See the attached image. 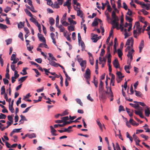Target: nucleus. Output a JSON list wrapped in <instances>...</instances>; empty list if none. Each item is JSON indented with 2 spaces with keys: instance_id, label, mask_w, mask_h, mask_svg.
Returning <instances> with one entry per match:
<instances>
[{
  "instance_id": "393cba45",
  "label": "nucleus",
  "mask_w": 150,
  "mask_h": 150,
  "mask_svg": "<svg viewBox=\"0 0 150 150\" xmlns=\"http://www.w3.org/2000/svg\"><path fill=\"white\" fill-rule=\"evenodd\" d=\"M49 22L51 25H52L54 23V20L52 18H49Z\"/></svg>"
},
{
  "instance_id": "052dcab7",
  "label": "nucleus",
  "mask_w": 150,
  "mask_h": 150,
  "mask_svg": "<svg viewBox=\"0 0 150 150\" xmlns=\"http://www.w3.org/2000/svg\"><path fill=\"white\" fill-rule=\"evenodd\" d=\"M30 9L33 12L36 13L37 12V11L35 9L33 5L31 6V7Z\"/></svg>"
},
{
  "instance_id": "79ce46f5",
  "label": "nucleus",
  "mask_w": 150,
  "mask_h": 150,
  "mask_svg": "<svg viewBox=\"0 0 150 150\" xmlns=\"http://www.w3.org/2000/svg\"><path fill=\"white\" fill-rule=\"evenodd\" d=\"M141 12H142L144 15H148L149 14V12L147 11H146L144 9H142L141 11Z\"/></svg>"
},
{
  "instance_id": "c03bdc74",
  "label": "nucleus",
  "mask_w": 150,
  "mask_h": 150,
  "mask_svg": "<svg viewBox=\"0 0 150 150\" xmlns=\"http://www.w3.org/2000/svg\"><path fill=\"white\" fill-rule=\"evenodd\" d=\"M11 67L12 71H14L16 70V65H15L14 64H12V63H11Z\"/></svg>"
},
{
  "instance_id": "ea45409f",
  "label": "nucleus",
  "mask_w": 150,
  "mask_h": 150,
  "mask_svg": "<svg viewBox=\"0 0 150 150\" xmlns=\"http://www.w3.org/2000/svg\"><path fill=\"white\" fill-rule=\"evenodd\" d=\"M33 70H34L35 73L37 74V75H35L36 77H37L38 76L40 75V73L39 72L38 70L37 69H33Z\"/></svg>"
},
{
  "instance_id": "9b49d317",
  "label": "nucleus",
  "mask_w": 150,
  "mask_h": 150,
  "mask_svg": "<svg viewBox=\"0 0 150 150\" xmlns=\"http://www.w3.org/2000/svg\"><path fill=\"white\" fill-rule=\"evenodd\" d=\"M114 66L116 68H117L119 67V64L117 59H115L113 62Z\"/></svg>"
},
{
  "instance_id": "f8f14e48",
  "label": "nucleus",
  "mask_w": 150,
  "mask_h": 150,
  "mask_svg": "<svg viewBox=\"0 0 150 150\" xmlns=\"http://www.w3.org/2000/svg\"><path fill=\"white\" fill-rule=\"evenodd\" d=\"M109 92H108L107 90V91L105 92V93L108 94V97H113V95L111 91V87H109Z\"/></svg>"
},
{
  "instance_id": "2f4dec72",
  "label": "nucleus",
  "mask_w": 150,
  "mask_h": 150,
  "mask_svg": "<svg viewBox=\"0 0 150 150\" xmlns=\"http://www.w3.org/2000/svg\"><path fill=\"white\" fill-rule=\"evenodd\" d=\"M28 68L27 67L24 68L22 70V71L23 72V73H22V72H21L20 74H22L23 75H25L27 74V72H26V69H27Z\"/></svg>"
},
{
  "instance_id": "8fccbe9b",
  "label": "nucleus",
  "mask_w": 150,
  "mask_h": 150,
  "mask_svg": "<svg viewBox=\"0 0 150 150\" xmlns=\"http://www.w3.org/2000/svg\"><path fill=\"white\" fill-rule=\"evenodd\" d=\"M117 8H120L121 7V0H118L117 1Z\"/></svg>"
},
{
  "instance_id": "680f3d73",
  "label": "nucleus",
  "mask_w": 150,
  "mask_h": 150,
  "mask_svg": "<svg viewBox=\"0 0 150 150\" xmlns=\"http://www.w3.org/2000/svg\"><path fill=\"white\" fill-rule=\"evenodd\" d=\"M31 18L30 19V20L32 22H33L35 24L37 22V21L34 18L32 17H31Z\"/></svg>"
},
{
  "instance_id": "f3484780",
  "label": "nucleus",
  "mask_w": 150,
  "mask_h": 150,
  "mask_svg": "<svg viewBox=\"0 0 150 150\" xmlns=\"http://www.w3.org/2000/svg\"><path fill=\"white\" fill-rule=\"evenodd\" d=\"M86 60H82L80 63V65L81 66V67H86Z\"/></svg>"
},
{
  "instance_id": "1a4fd4ad",
  "label": "nucleus",
  "mask_w": 150,
  "mask_h": 150,
  "mask_svg": "<svg viewBox=\"0 0 150 150\" xmlns=\"http://www.w3.org/2000/svg\"><path fill=\"white\" fill-rule=\"evenodd\" d=\"M144 47V42L143 40H142L141 41L140 44L139 46V52L141 53L142 52V50Z\"/></svg>"
},
{
  "instance_id": "7c9ffc66",
  "label": "nucleus",
  "mask_w": 150,
  "mask_h": 150,
  "mask_svg": "<svg viewBox=\"0 0 150 150\" xmlns=\"http://www.w3.org/2000/svg\"><path fill=\"white\" fill-rule=\"evenodd\" d=\"M125 20L126 21H128L130 23H131L133 21V19L132 18L127 16H125Z\"/></svg>"
},
{
  "instance_id": "13d9d810",
  "label": "nucleus",
  "mask_w": 150,
  "mask_h": 150,
  "mask_svg": "<svg viewBox=\"0 0 150 150\" xmlns=\"http://www.w3.org/2000/svg\"><path fill=\"white\" fill-rule=\"evenodd\" d=\"M147 22L146 21H145L144 23L145 25L143 26V28L142 30V32L143 33H144V31L145 30V28L147 26L146 23Z\"/></svg>"
},
{
  "instance_id": "473e14b6",
  "label": "nucleus",
  "mask_w": 150,
  "mask_h": 150,
  "mask_svg": "<svg viewBox=\"0 0 150 150\" xmlns=\"http://www.w3.org/2000/svg\"><path fill=\"white\" fill-rule=\"evenodd\" d=\"M28 137L30 139H32L36 137V135L35 133H32L30 134H28Z\"/></svg>"
},
{
  "instance_id": "4be33fe9",
  "label": "nucleus",
  "mask_w": 150,
  "mask_h": 150,
  "mask_svg": "<svg viewBox=\"0 0 150 150\" xmlns=\"http://www.w3.org/2000/svg\"><path fill=\"white\" fill-rule=\"evenodd\" d=\"M117 75L119 79H122L124 77L120 71H117Z\"/></svg>"
},
{
  "instance_id": "bf43d9fd",
  "label": "nucleus",
  "mask_w": 150,
  "mask_h": 150,
  "mask_svg": "<svg viewBox=\"0 0 150 150\" xmlns=\"http://www.w3.org/2000/svg\"><path fill=\"white\" fill-rule=\"evenodd\" d=\"M11 9V8L8 6H7L6 8L4 10V11L6 13H7L8 11Z\"/></svg>"
},
{
  "instance_id": "4c0bfd02",
  "label": "nucleus",
  "mask_w": 150,
  "mask_h": 150,
  "mask_svg": "<svg viewBox=\"0 0 150 150\" xmlns=\"http://www.w3.org/2000/svg\"><path fill=\"white\" fill-rule=\"evenodd\" d=\"M14 71V79H16L18 78L19 76V74H18V72L17 71L15 70Z\"/></svg>"
},
{
  "instance_id": "c756f323",
  "label": "nucleus",
  "mask_w": 150,
  "mask_h": 150,
  "mask_svg": "<svg viewBox=\"0 0 150 150\" xmlns=\"http://www.w3.org/2000/svg\"><path fill=\"white\" fill-rule=\"evenodd\" d=\"M124 69L127 73H130V71L129 70L130 68L129 66L125 65L124 67Z\"/></svg>"
},
{
  "instance_id": "e2e57ef3",
  "label": "nucleus",
  "mask_w": 150,
  "mask_h": 150,
  "mask_svg": "<svg viewBox=\"0 0 150 150\" xmlns=\"http://www.w3.org/2000/svg\"><path fill=\"white\" fill-rule=\"evenodd\" d=\"M69 114V112H68V110H66L64 111L63 112L61 116H64L65 115H67Z\"/></svg>"
},
{
  "instance_id": "0eeeda50",
  "label": "nucleus",
  "mask_w": 150,
  "mask_h": 150,
  "mask_svg": "<svg viewBox=\"0 0 150 150\" xmlns=\"http://www.w3.org/2000/svg\"><path fill=\"white\" fill-rule=\"evenodd\" d=\"M134 52V50L133 49H132L131 50L128 51V54L127 56L131 60H132L133 59V57L132 54Z\"/></svg>"
},
{
  "instance_id": "aec40b11",
  "label": "nucleus",
  "mask_w": 150,
  "mask_h": 150,
  "mask_svg": "<svg viewBox=\"0 0 150 150\" xmlns=\"http://www.w3.org/2000/svg\"><path fill=\"white\" fill-rule=\"evenodd\" d=\"M150 114V110L148 108H146V109L145 110V115L146 117H149V115Z\"/></svg>"
},
{
  "instance_id": "412c9836",
  "label": "nucleus",
  "mask_w": 150,
  "mask_h": 150,
  "mask_svg": "<svg viewBox=\"0 0 150 150\" xmlns=\"http://www.w3.org/2000/svg\"><path fill=\"white\" fill-rule=\"evenodd\" d=\"M129 105L136 109H138V108L140 107L139 105V104L136 105L133 104L132 103H129Z\"/></svg>"
},
{
  "instance_id": "c9c22d12",
  "label": "nucleus",
  "mask_w": 150,
  "mask_h": 150,
  "mask_svg": "<svg viewBox=\"0 0 150 150\" xmlns=\"http://www.w3.org/2000/svg\"><path fill=\"white\" fill-rule=\"evenodd\" d=\"M76 102L79 104L81 106H83V104L81 102V100L79 98H76Z\"/></svg>"
},
{
  "instance_id": "5701e85b",
  "label": "nucleus",
  "mask_w": 150,
  "mask_h": 150,
  "mask_svg": "<svg viewBox=\"0 0 150 150\" xmlns=\"http://www.w3.org/2000/svg\"><path fill=\"white\" fill-rule=\"evenodd\" d=\"M25 12L26 13V14L29 16L32 17L33 16V15L31 13V12L28 10L27 9H25L24 10Z\"/></svg>"
},
{
  "instance_id": "b1692460",
  "label": "nucleus",
  "mask_w": 150,
  "mask_h": 150,
  "mask_svg": "<svg viewBox=\"0 0 150 150\" xmlns=\"http://www.w3.org/2000/svg\"><path fill=\"white\" fill-rule=\"evenodd\" d=\"M27 77V76L22 77L18 80V81H20V83H22L26 80Z\"/></svg>"
},
{
  "instance_id": "20e7f679",
  "label": "nucleus",
  "mask_w": 150,
  "mask_h": 150,
  "mask_svg": "<svg viewBox=\"0 0 150 150\" xmlns=\"http://www.w3.org/2000/svg\"><path fill=\"white\" fill-rule=\"evenodd\" d=\"M134 44V40L133 38H131L130 39H128L125 45H127L128 46H130L129 45L130 44V47H133V45Z\"/></svg>"
},
{
  "instance_id": "338daca9",
  "label": "nucleus",
  "mask_w": 150,
  "mask_h": 150,
  "mask_svg": "<svg viewBox=\"0 0 150 150\" xmlns=\"http://www.w3.org/2000/svg\"><path fill=\"white\" fill-rule=\"evenodd\" d=\"M123 8H124L126 10H127L128 8H127V6L126 5V4L125 2H123Z\"/></svg>"
},
{
  "instance_id": "6e6552de",
  "label": "nucleus",
  "mask_w": 150,
  "mask_h": 150,
  "mask_svg": "<svg viewBox=\"0 0 150 150\" xmlns=\"http://www.w3.org/2000/svg\"><path fill=\"white\" fill-rule=\"evenodd\" d=\"M47 59L49 61V63L50 65L55 67H57L59 64L56 63L54 61L50 60L49 58H47Z\"/></svg>"
},
{
  "instance_id": "72a5a7b5",
  "label": "nucleus",
  "mask_w": 150,
  "mask_h": 150,
  "mask_svg": "<svg viewBox=\"0 0 150 150\" xmlns=\"http://www.w3.org/2000/svg\"><path fill=\"white\" fill-rule=\"evenodd\" d=\"M68 21L70 23V24H76V22L73 21L72 19L69 18L68 19Z\"/></svg>"
},
{
  "instance_id": "39448f33",
  "label": "nucleus",
  "mask_w": 150,
  "mask_h": 150,
  "mask_svg": "<svg viewBox=\"0 0 150 150\" xmlns=\"http://www.w3.org/2000/svg\"><path fill=\"white\" fill-rule=\"evenodd\" d=\"M84 76L86 79L90 78L91 71L88 68H87L86 70Z\"/></svg>"
},
{
  "instance_id": "6e6d98bb",
  "label": "nucleus",
  "mask_w": 150,
  "mask_h": 150,
  "mask_svg": "<svg viewBox=\"0 0 150 150\" xmlns=\"http://www.w3.org/2000/svg\"><path fill=\"white\" fill-rule=\"evenodd\" d=\"M93 81H94L93 83H94L96 87L97 88L98 87V83L97 81H95V77H94V78Z\"/></svg>"
},
{
  "instance_id": "bb28decb",
  "label": "nucleus",
  "mask_w": 150,
  "mask_h": 150,
  "mask_svg": "<svg viewBox=\"0 0 150 150\" xmlns=\"http://www.w3.org/2000/svg\"><path fill=\"white\" fill-rule=\"evenodd\" d=\"M134 91L136 93L135 95L136 96L140 97L142 96V94L140 91H137L136 90H134Z\"/></svg>"
},
{
  "instance_id": "49530a36",
  "label": "nucleus",
  "mask_w": 150,
  "mask_h": 150,
  "mask_svg": "<svg viewBox=\"0 0 150 150\" xmlns=\"http://www.w3.org/2000/svg\"><path fill=\"white\" fill-rule=\"evenodd\" d=\"M68 29L69 31H73L74 30V27L69 26L68 27Z\"/></svg>"
},
{
  "instance_id": "864d4df0",
  "label": "nucleus",
  "mask_w": 150,
  "mask_h": 150,
  "mask_svg": "<svg viewBox=\"0 0 150 150\" xmlns=\"http://www.w3.org/2000/svg\"><path fill=\"white\" fill-rule=\"evenodd\" d=\"M71 2H68V1H66L64 2L63 4V6H67L69 5H71Z\"/></svg>"
},
{
  "instance_id": "603ef678",
  "label": "nucleus",
  "mask_w": 150,
  "mask_h": 150,
  "mask_svg": "<svg viewBox=\"0 0 150 150\" xmlns=\"http://www.w3.org/2000/svg\"><path fill=\"white\" fill-rule=\"evenodd\" d=\"M149 30H150V25L148 26L146 30L147 31V33L149 35V38H150V31H149Z\"/></svg>"
},
{
  "instance_id": "ddd939ff",
  "label": "nucleus",
  "mask_w": 150,
  "mask_h": 150,
  "mask_svg": "<svg viewBox=\"0 0 150 150\" xmlns=\"http://www.w3.org/2000/svg\"><path fill=\"white\" fill-rule=\"evenodd\" d=\"M111 24L112 25L111 29L112 28L113 29L115 28H116L117 30H119V23L118 22H117V23H114V24H112V22Z\"/></svg>"
},
{
  "instance_id": "69168bd1",
  "label": "nucleus",
  "mask_w": 150,
  "mask_h": 150,
  "mask_svg": "<svg viewBox=\"0 0 150 150\" xmlns=\"http://www.w3.org/2000/svg\"><path fill=\"white\" fill-rule=\"evenodd\" d=\"M35 60L38 63H41L42 62V59L40 58L35 59Z\"/></svg>"
},
{
  "instance_id": "2eb2a0df",
  "label": "nucleus",
  "mask_w": 150,
  "mask_h": 150,
  "mask_svg": "<svg viewBox=\"0 0 150 150\" xmlns=\"http://www.w3.org/2000/svg\"><path fill=\"white\" fill-rule=\"evenodd\" d=\"M98 18H95L94 19L93 21L92 24V25L93 26H96L98 25Z\"/></svg>"
},
{
  "instance_id": "f257e3e1",
  "label": "nucleus",
  "mask_w": 150,
  "mask_h": 150,
  "mask_svg": "<svg viewBox=\"0 0 150 150\" xmlns=\"http://www.w3.org/2000/svg\"><path fill=\"white\" fill-rule=\"evenodd\" d=\"M136 29L133 31V35L134 38H137L142 33V28L140 27V23L139 22H136L135 23Z\"/></svg>"
},
{
  "instance_id": "423d86ee",
  "label": "nucleus",
  "mask_w": 150,
  "mask_h": 150,
  "mask_svg": "<svg viewBox=\"0 0 150 150\" xmlns=\"http://www.w3.org/2000/svg\"><path fill=\"white\" fill-rule=\"evenodd\" d=\"M78 38L79 44L80 45L82 48V50L83 51L85 48V46L83 40H81V38Z\"/></svg>"
},
{
  "instance_id": "de8ad7c7",
  "label": "nucleus",
  "mask_w": 150,
  "mask_h": 150,
  "mask_svg": "<svg viewBox=\"0 0 150 150\" xmlns=\"http://www.w3.org/2000/svg\"><path fill=\"white\" fill-rule=\"evenodd\" d=\"M27 50L29 51L30 52H31L33 53V52L32 51V50L33 48V47H31L30 45H29V46H28V45H27Z\"/></svg>"
},
{
  "instance_id": "cd10ccee",
  "label": "nucleus",
  "mask_w": 150,
  "mask_h": 150,
  "mask_svg": "<svg viewBox=\"0 0 150 150\" xmlns=\"http://www.w3.org/2000/svg\"><path fill=\"white\" fill-rule=\"evenodd\" d=\"M6 90L4 86H2L1 88V94L3 95L5 93Z\"/></svg>"
},
{
  "instance_id": "9d476101",
  "label": "nucleus",
  "mask_w": 150,
  "mask_h": 150,
  "mask_svg": "<svg viewBox=\"0 0 150 150\" xmlns=\"http://www.w3.org/2000/svg\"><path fill=\"white\" fill-rule=\"evenodd\" d=\"M103 83L101 79H100V83L99 86V92L102 91L103 89Z\"/></svg>"
},
{
  "instance_id": "3c124183",
  "label": "nucleus",
  "mask_w": 150,
  "mask_h": 150,
  "mask_svg": "<svg viewBox=\"0 0 150 150\" xmlns=\"http://www.w3.org/2000/svg\"><path fill=\"white\" fill-rule=\"evenodd\" d=\"M119 112H121V111H125V109H124V107L123 106L120 105L119 106Z\"/></svg>"
},
{
  "instance_id": "6ab92c4d",
  "label": "nucleus",
  "mask_w": 150,
  "mask_h": 150,
  "mask_svg": "<svg viewBox=\"0 0 150 150\" xmlns=\"http://www.w3.org/2000/svg\"><path fill=\"white\" fill-rule=\"evenodd\" d=\"M133 137L134 139V140L135 142H140V140L139 139L138 137L134 134L133 135Z\"/></svg>"
},
{
  "instance_id": "4d7b16f0",
  "label": "nucleus",
  "mask_w": 150,
  "mask_h": 150,
  "mask_svg": "<svg viewBox=\"0 0 150 150\" xmlns=\"http://www.w3.org/2000/svg\"><path fill=\"white\" fill-rule=\"evenodd\" d=\"M91 38H101V36H99L98 37V35L97 34H95L93 33L91 34Z\"/></svg>"
},
{
  "instance_id": "09e8293b",
  "label": "nucleus",
  "mask_w": 150,
  "mask_h": 150,
  "mask_svg": "<svg viewBox=\"0 0 150 150\" xmlns=\"http://www.w3.org/2000/svg\"><path fill=\"white\" fill-rule=\"evenodd\" d=\"M111 37H113V31L112 28L111 29L108 38H110Z\"/></svg>"
},
{
  "instance_id": "f03ea898",
  "label": "nucleus",
  "mask_w": 150,
  "mask_h": 150,
  "mask_svg": "<svg viewBox=\"0 0 150 150\" xmlns=\"http://www.w3.org/2000/svg\"><path fill=\"white\" fill-rule=\"evenodd\" d=\"M8 120L10 122L7 121L6 122V124L7 125V126L6 127H4L1 128V129L2 131H3L6 128H7L13 122V118L11 116L8 115Z\"/></svg>"
},
{
  "instance_id": "37998d69",
  "label": "nucleus",
  "mask_w": 150,
  "mask_h": 150,
  "mask_svg": "<svg viewBox=\"0 0 150 150\" xmlns=\"http://www.w3.org/2000/svg\"><path fill=\"white\" fill-rule=\"evenodd\" d=\"M105 15H106V16L107 17V21H108L109 20H111V19L110 18V16L109 14L108 13H105Z\"/></svg>"
},
{
  "instance_id": "0e129e2a",
  "label": "nucleus",
  "mask_w": 150,
  "mask_h": 150,
  "mask_svg": "<svg viewBox=\"0 0 150 150\" xmlns=\"http://www.w3.org/2000/svg\"><path fill=\"white\" fill-rule=\"evenodd\" d=\"M100 38H91L92 41L93 42H96Z\"/></svg>"
},
{
  "instance_id": "e433bc0d",
  "label": "nucleus",
  "mask_w": 150,
  "mask_h": 150,
  "mask_svg": "<svg viewBox=\"0 0 150 150\" xmlns=\"http://www.w3.org/2000/svg\"><path fill=\"white\" fill-rule=\"evenodd\" d=\"M61 23H62V24L63 25H64L65 26H67L68 25H69V24L68 23L66 22L65 21H63L62 20H61Z\"/></svg>"
},
{
  "instance_id": "774afa93",
  "label": "nucleus",
  "mask_w": 150,
  "mask_h": 150,
  "mask_svg": "<svg viewBox=\"0 0 150 150\" xmlns=\"http://www.w3.org/2000/svg\"><path fill=\"white\" fill-rule=\"evenodd\" d=\"M107 10L108 12H111L112 10V8L110 4L108 5L107 6Z\"/></svg>"
},
{
  "instance_id": "a19ab883",
  "label": "nucleus",
  "mask_w": 150,
  "mask_h": 150,
  "mask_svg": "<svg viewBox=\"0 0 150 150\" xmlns=\"http://www.w3.org/2000/svg\"><path fill=\"white\" fill-rule=\"evenodd\" d=\"M9 109L12 113H13L14 112V110L13 108V106H11L10 105H9Z\"/></svg>"
},
{
  "instance_id": "5fc2aeb1",
  "label": "nucleus",
  "mask_w": 150,
  "mask_h": 150,
  "mask_svg": "<svg viewBox=\"0 0 150 150\" xmlns=\"http://www.w3.org/2000/svg\"><path fill=\"white\" fill-rule=\"evenodd\" d=\"M6 117V116L2 113H1L0 115V119H5Z\"/></svg>"
},
{
  "instance_id": "4468645a",
  "label": "nucleus",
  "mask_w": 150,
  "mask_h": 150,
  "mask_svg": "<svg viewBox=\"0 0 150 150\" xmlns=\"http://www.w3.org/2000/svg\"><path fill=\"white\" fill-rule=\"evenodd\" d=\"M129 122L133 125L135 126H137L139 125V123H136L135 121L134 120L132 119H130L129 120Z\"/></svg>"
},
{
  "instance_id": "a18cd8bd",
  "label": "nucleus",
  "mask_w": 150,
  "mask_h": 150,
  "mask_svg": "<svg viewBox=\"0 0 150 150\" xmlns=\"http://www.w3.org/2000/svg\"><path fill=\"white\" fill-rule=\"evenodd\" d=\"M12 41V39L11 38L9 39L6 40V44L7 45L11 44V43Z\"/></svg>"
},
{
  "instance_id": "7ed1b4c3",
  "label": "nucleus",
  "mask_w": 150,
  "mask_h": 150,
  "mask_svg": "<svg viewBox=\"0 0 150 150\" xmlns=\"http://www.w3.org/2000/svg\"><path fill=\"white\" fill-rule=\"evenodd\" d=\"M111 17L113 20L112 21V24L113 25L114 23H117V22H118L119 21V18L118 17L116 16L115 11H113L112 12Z\"/></svg>"
},
{
  "instance_id": "58836bf2",
  "label": "nucleus",
  "mask_w": 150,
  "mask_h": 150,
  "mask_svg": "<svg viewBox=\"0 0 150 150\" xmlns=\"http://www.w3.org/2000/svg\"><path fill=\"white\" fill-rule=\"evenodd\" d=\"M7 28V26L2 23H0V28L2 29H5Z\"/></svg>"
},
{
  "instance_id": "a878e982",
  "label": "nucleus",
  "mask_w": 150,
  "mask_h": 150,
  "mask_svg": "<svg viewBox=\"0 0 150 150\" xmlns=\"http://www.w3.org/2000/svg\"><path fill=\"white\" fill-rule=\"evenodd\" d=\"M97 123L98 125L99 126V127L100 129L102 130L103 128L100 122V121L98 119H97L96 120Z\"/></svg>"
},
{
  "instance_id": "dca6fc26",
  "label": "nucleus",
  "mask_w": 150,
  "mask_h": 150,
  "mask_svg": "<svg viewBox=\"0 0 150 150\" xmlns=\"http://www.w3.org/2000/svg\"><path fill=\"white\" fill-rule=\"evenodd\" d=\"M117 52L118 53V57L121 58V59H122V51L120 49H119L117 50Z\"/></svg>"
},
{
  "instance_id": "a211bd4d",
  "label": "nucleus",
  "mask_w": 150,
  "mask_h": 150,
  "mask_svg": "<svg viewBox=\"0 0 150 150\" xmlns=\"http://www.w3.org/2000/svg\"><path fill=\"white\" fill-rule=\"evenodd\" d=\"M125 109L126 110V111L127 112V113L129 116L130 117H132V116H133V113H132L130 111V109L128 108H126Z\"/></svg>"
},
{
  "instance_id": "f704fd0d",
  "label": "nucleus",
  "mask_w": 150,
  "mask_h": 150,
  "mask_svg": "<svg viewBox=\"0 0 150 150\" xmlns=\"http://www.w3.org/2000/svg\"><path fill=\"white\" fill-rule=\"evenodd\" d=\"M126 136L127 138L129 139L131 142H132L133 141V138L130 136L128 132H127L126 133Z\"/></svg>"
},
{
  "instance_id": "c85d7f7f",
  "label": "nucleus",
  "mask_w": 150,
  "mask_h": 150,
  "mask_svg": "<svg viewBox=\"0 0 150 150\" xmlns=\"http://www.w3.org/2000/svg\"><path fill=\"white\" fill-rule=\"evenodd\" d=\"M77 15L78 16H81L80 17H82V15L83 14V12L82 11L80 10H79L77 11Z\"/></svg>"
}]
</instances>
